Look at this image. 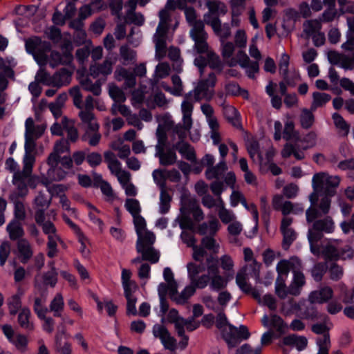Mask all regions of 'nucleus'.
<instances>
[{"mask_svg":"<svg viewBox=\"0 0 354 354\" xmlns=\"http://www.w3.org/2000/svg\"><path fill=\"white\" fill-rule=\"evenodd\" d=\"M334 230L335 223L330 216L315 221L308 233L311 252L317 257H323L326 260L352 258L354 254L353 250L348 248L344 251H340L337 246V241L328 242L321 246L317 245V242L321 239L323 233L330 234L333 232Z\"/></svg>","mask_w":354,"mask_h":354,"instance_id":"obj_1","label":"nucleus"},{"mask_svg":"<svg viewBox=\"0 0 354 354\" xmlns=\"http://www.w3.org/2000/svg\"><path fill=\"white\" fill-rule=\"evenodd\" d=\"M185 15L187 21L192 26L189 35L194 41V50L198 53H207L206 57L199 55L194 59V64L198 68L201 75L203 73V68L207 65L211 68L221 70V63L218 56L213 52L208 51L207 34L204 30V24L201 21L196 20V14L193 8H185Z\"/></svg>","mask_w":354,"mask_h":354,"instance_id":"obj_2","label":"nucleus"},{"mask_svg":"<svg viewBox=\"0 0 354 354\" xmlns=\"http://www.w3.org/2000/svg\"><path fill=\"white\" fill-rule=\"evenodd\" d=\"M216 75L210 73L207 79L199 81L194 89L189 91L184 98L181 104V111L183 113V127H180L178 131V127H176V131L180 139H183L186 136V131L190 129L192 126V115L194 109V103L201 100H210L214 94V87L216 84Z\"/></svg>","mask_w":354,"mask_h":354,"instance_id":"obj_3","label":"nucleus"},{"mask_svg":"<svg viewBox=\"0 0 354 354\" xmlns=\"http://www.w3.org/2000/svg\"><path fill=\"white\" fill-rule=\"evenodd\" d=\"M213 258L207 259V274L197 277L201 271V267L194 263H189L187 265V275L190 283L198 288L203 289L208 285L212 290L218 291L225 288L229 282L228 277L221 276L216 263H212Z\"/></svg>","mask_w":354,"mask_h":354,"instance_id":"obj_4","label":"nucleus"},{"mask_svg":"<svg viewBox=\"0 0 354 354\" xmlns=\"http://www.w3.org/2000/svg\"><path fill=\"white\" fill-rule=\"evenodd\" d=\"M26 51L33 56L34 59L39 66H44L48 63L53 68L59 64L69 62L72 56L66 54L64 57L56 51L50 50L48 42L43 41L39 37L31 38L26 41Z\"/></svg>","mask_w":354,"mask_h":354,"instance_id":"obj_5","label":"nucleus"},{"mask_svg":"<svg viewBox=\"0 0 354 354\" xmlns=\"http://www.w3.org/2000/svg\"><path fill=\"white\" fill-rule=\"evenodd\" d=\"M136 232L138 236L136 250L142 254L143 259L149 260L152 263H157L160 253L153 248L156 241L154 234L146 229V222L140 214L133 216Z\"/></svg>","mask_w":354,"mask_h":354,"instance_id":"obj_6","label":"nucleus"},{"mask_svg":"<svg viewBox=\"0 0 354 354\" xmlns=\"http://www.w3.org/2000/svg\"><path fill=\"white\" fill-rule=\"evenodd\" d=\"M46 126L44 124H35L32 118H28L25 122V155L24 157V168L22 176H29L32 173L35 162L32 152L36 148V141L44 133Z\"/></svg>","mask_w":354,"mask_h":354,"instance_id":"obj_7","label":"nucleus"},{"mask_svg":"<svg viewBox=\"0 0 354 354\" xmlns=\"http://www.w3.org/2000/svg\"><path fill=\"white\" fill-rule=\"evenodd\" d=\"M180 214L176 221L181 229L192 230L204 218V214L194 196L185 190L180 200Z\"/></svg>","mask_w":354,"mask_h":354,"instance_id":"obj_8","label":"nucleus"},{"mask_svg":"<svg viewBox=\"0 0 354 354\" xmlns=\"http://www.w3.org/2000/svg\"><path fill=\"white\" fill-rule=\"evenodd\" d=\"M178 8L176 1L167 0L164 9L159 12L160 21L153 35V42L156 47V58L158 60L163 58L166 55L167 30L170 20L169 10Z\"/></svg>","mask_w":354,"mask_h":354,"instance_id":"obj_9","label":"nucleus"},{"mask_svg":"<svg viewBox=\"0 0 354 354\" xmlns=\"http://www.w3.org/2000/svg\"><path fill=\"white\" fill-rule=\"evenodd\" d=\"M339 183L340 178L338 176H330L324 172L315 174L312 179L313 192L309 196L310 202L314 205L317 193L333 196L335 193V189L338 187Z\"/></svg>","mask_w":354,"mask_h":354,"instance_id":"obj_10","label":"nucleus"},{"mask_svg":"<svg viewBox=\"0 0 354 354\" xmlns=\"http://www.w3.org/2000/svg\"><path fill=\"white\" fill-rule=\"evenodd\" d=\"M36 222L41 225L43 232L47 235V255L50 258H53L57 254V245H64L60 236L57 232V229L54 224L50 221H44V209L39 208L35 214Z\"/></svg>","mask_w":354,"mask_h":354,"instance_id":"obj_11","label":"nucleus"},{"mask_svg":"<svg viewBox=\"0 0 354 354\" xmlns=\"http://www.w3.org/2000/svg\"><path fill=\"white\" fill-rule=\"evenodd\" d=\"M282 138L287 141L293 142H288L284 145L281 151V156L283 158H288L291 155H293L297 160L304 158V153L296 149V145L297 142L300 140V134L299 131L295 129L294 122L289 118L285 121Z\"/></svg>","mask_w":354,"mask_h":354,"instance_id":"obj_12","label":"nucleus"},{"mask_svg":"<svg viewBox=\"0 0 354 354\" xmlns=\"http://www.w3.org/2000/svg\"><path fill=\"white\" fill-rule=\"evenodd\" d=\"M249 54L256 61L251 62L244 51L239 50L236 55V59H232L230 62V66H234L239 64L241 68L245 70V73L250 78H254L259 68L258 61L261 58V53L257 48V44L250 45Z\"/></svg>","mask_w":354,"mask_h":354,"instance_id":"obj_13","label":"nucleus"},{"mask_svg":"<svg viewBox=\"0 0 354 354\" xmlns=\"http://www.w3.org/2000/svg\"><path fill=\"white\" fill-rule=\"evenodd\" d=\"M328 194H321L317 193V196L315 198L314 205H311L306 212V221L308 223L314 221L316 218L322 215L327 214L330 208L331 200ZM310 204H312L310 203Z\"/></svg>","mask_w":354,"mask_h":354,"instance_id":"obj_14","label":"nucleus"},{"mask_svg":"<svg viewBox=\"0 0 354 354\" xmlns=\"http://www.w3.org/2000/svg\"><path fill=\"white\" fill-rule=\"evenodd\" d=\"M286 262L294 263L293 264L290 263L288 266L287 276L290 271H292L293 274V278L288 287V291L290 295H299L301 293L302 287L304 286L306 281L304 274L301 272V262L298 258L292 257Z\"/></svg>","mask_w":354,"mask_h":354,"instance_id":"obj_15","label":"nucleus"},{"mask_svg":"<svg viewBox=\"0 0 354 354\" xmlns=\"http://www.w3.org/2000/svg\"><path fill=\"white\" fill-rule=\"evenodd\" d=\"M156 135L158 143L156 146V152L155 156L159 158L160 165L167 166L174 164L177 160V156L174 150L169 149L164 151L163 149L165 140V133L158 129Z\"/></svg>","mask_w":354,"mask_h":354,"instance_id":"obj_16","label":"nucleus"},{"mask_svg":"<svg viewBox=\"0 0 354 354\" xmlns=\"http://www.w3.org/2000/svg\"><path fill=\"white\" fill-rule=\"evenodd\" d=\"M202 113L205 115L206 121L210 129L209 134L214 145H220L221 140V134L218 131L219 124L214 116V111L209 104H203L201 106Z\"/></svg>","mask_w":354,"mask_h":354,"instance_id":"obj_17","label":"nucleus"},{"mask_svg":"<svg viewBox=\"0 0 354 354\" xmlns=\"http://www.w3.org/2000/svg\"><path fill=\"white\" fill-rule=\"evenodd\" d=\"M290 262H286V259L281 260L277 265V272L278 277L275 283V292L279 297L284 299L289 293L288 288L286 287L285 281L287 278V269ZM293 264L294 263H291Z\"/></svg>","mask_w":354,"mask_h":354,"instance_id":"obj_18","label":"nucleus"},{"mask_svg":"<svg viewBox=\"0 0 354 354\" xmlns=\"http://www.w3.org/2000/svg\"><path fill=\"white\" fill-rule=\"evenodd\" d=\"M153 335L158 338L165 348L174 351L176 348V341L171 336L167 329L163 325L155 324L152 329Z\"/></svg>","mask_w":354,"mask_h":354,"instance_id":"obj_19","label":"nucleus"},{"mask_svg":"<svg viewBox=\"0 0 354 354\" xmlns=\"http://www.w3.org/2000/svg\"><path fill=\"white\" fill-rule=\"evenodd\" d=\"M312 330L317 334H323V335L317 339V345L319 348L317 354H328L330 346V341L328 333L326 331V326L322 324H314Z\"/></svg>","mask_w":354,"mask_h":354,"instance_id":"obj_20","label":"nucleus"},{"mask_svg":"<svg viewBox=\"0 0 354 354\" xmlns=\"http://www.w3.org/2000/svg\"><path fill=\"white\" fill-rule=\"evenodd\" d=\"M293 222L292 218L285 216L281 220L280 230L283 234V248L287 250L297 239V233L291 227Z\"/></svg>","mask_w":354,"mask_h":354,"instance_id":"obj_21","label":"nucleus"},{"mask_svg":"<svg viewBox=\"0 0 354 354\" xmlns=\"http://www.w3.org/2000/svg\"><path fill=\"white\" fill-rule=\"evenodd\" d=\"M328 59L332 64L337 65L344 70L354 68V53L351 56H348L335 51H330L328 54Z\"/></svg>","mask_w":354,"mask_h":354,"instance_id":"obj_22","label":"nucleus"},{"mask_svg":"<svg viewBox=\"0 0 354 354\" xmlns=\"http://www.w3.org/2000/svg\"><path fill=\"white\" fill-rule=\"evenodd\" d=\"M113 64V62L108 59H105L102 64H92L89 68L90 75L93 78L102 77L100 80L104 83L106 77L112 73Z\"/></svg>","mask_w":354,"mask_h":354,"instance_id":"obj_23","label":"nucleus"},{"mask_svg":"<svg viewBox=\"0 0 354 354\" xmlns=\"http://www.w3.org/2000/svg\"><path fill=\"white\" fill-rule=\"evenodd\" d=\"M57 282V272L54 267L44 273L43 275H37L35 277V288L41 290H46V286H55Z\"/></svg>","mask_w":354,"mask_h":354,"instance_id":"obj_24","label":"nucleus"},{"mask_svg":"<svg viewBox=\"0 0 354 354\" xmlns=\"http://www.w3.org/2000/svg\"><path fill=\"white\" fill-rule=\"evenodd\" d=\"M333 297V289L329 286H324L312 291L308 295V300L311 304H324L328 302Z\"/></svg>","mask_w":354,"mask_h":354,"instance_id":"obj_25","label":"nucleus"},{"mask_svg":"<svg viewBox=\"0 0 354 354\" xmlns=\"http://www.w3.org/2000/svg\"><path fill=\"white\" fill-rule=\"evenodd\" d=\"M250 337V333L246 326L241 325L239 328L234 326H229V334H224V338L228 345L233 347L236 345L235 338L246 339Z\"/></svg>","mask_w":354,"mask_h":354,"instance_id":"obj_26","label":"nucleus"},{"mask_svg":"<svg viewBox=\"0 0 354 354\" xmlns=\"http://www.w3.org/2000/svg\"><path fill=\"white\" fill-rule=\"evenodd\" d=\"M261 322L265 327L274 328L279 335L286 333L288 328L287 324L283 322L281 317L277 315H272L270 318L267 315H264Z\"/></svg>","mask_w":354,"mask_h":354,"instance_id":"obj_27","label":"nucleus"},{"mask_svg":"<svg viewBox=\"0 0 354 354\" xmlns=\"http://www.w3.org/2000/svg\"><path fill=\"white\" fill-rule=\"evenodd\" d=\"M78 115L82 121L86 134L90 131H96L99 129V124L92 111H84L83 108L80 109Z\"/></svg>","mask_w":354,"mask_h":354,"instance_id":"obj_28","label":"nucleus"},{"mask_svg":"<svg viewBox=\"0 0 354 354\" xmlns=\"http://www.w3.org/2000/svg\"><path fill=\"white\" fill-rule=\"evenodd\" d=\"M207 6L209 9V12L204 15V21L209 25H210V23L207 19L212 20L214 18L218 19L219 15H225L227 12L226 6L221 2L208 1Z\"/></svg>","mask_w":354,"mask_h":354,"instance_id":"obj_29","label":"nucleus"},{"mask_svg":"<svg viewBox=\"0 0 354 354\" xmlns=\"http://www.w3.org/2000/svg\"><path fill=\"white\" fill-rule=\"evenodd\" d=\"M46 296V290H39L35 288L34 310L38 317H44V314L48 313V308L44 305Z\"/></svg>","mask_w":354,"mask_h":354,"instance_id":"obj_30","label":"nucleus"},{"mask_svg":"<svg viewBox=\"0 0 354 354\" xmlns=\"http://www.w3.org/2000/svg\"><path fill=\"white\" fill-rule=\"evenodd\" d=\"M196 288V286L190 283V285L187 286L180 294L178 293L177 289H176L174 291L169 292V296L176 304H184L194 294Z\"/></svg>","mask_w":354,"mask_h":354,"instance_id":"obj_31","label":"nucleus"},{"mask_svg":"<svg viewBox=\"0 0 354 354\" xmlns=\"http://www.w3.org/2000/svg\"><path fill=\"white\" fill-rule=\"evenodd\" d=\"M115 78L117 81H124V88H131L136 83L135 75L127 69L118 66L114 73Z\"/></svg>","mask_w":354,"mask_h":354,"instance_id":"obj_32","label":"nucleus"},{"mask_svg":"<svg viewBox=\"0 0 354 354\" xmlns=\"http://www.w3.org/2000/svg\"><path fill=\"white\" fill-rule=\"evenodd\" d=\"M215 34L219 37L220 41H226L231 35V28L229 24L221 25L219 19L214 18L208 19Z\"/></svg>","mask_w":354,"mask_h":354,"instance_id":"obj_33","label":"nucleus"},{"mask_svg":"<svg viewBox=\"0 0 354 354\" xmlns=\"http://www.w3.org/2000/svg\"><path fill=\"white\" fill-rule=\"evenodd\" d=\"M69 150L68 142L66 140H60L54 146L53 151L48 156L47 159L48 165H54L59 162V156L62 153Z\"/></svg>","mask_w":354,"mask_h":354,"instance_id":"obj_34","label":"nucleus"},{"mask_svg":"<svg viewBox=\"0 0 354 354\" xmlns=\"http://www.w3.org/2000/svg\"><path fill=\"white\" fill-rule=\"evenodd\" d=\"M218 216L223 224H229L236 219V215L235 213L225 207V203L221 198L219 197L218 199Z\"/></svg>","mask_w":354,"mask_h":354,"instance_id":"obj_35","label":"nucleus"},{"mask_svg":"<svg viewBox=\"0 0 354 354\" xmlns=\"http://www.w3.org/2000/svg\"><path fill=\"white\" fill-rule=\"evenodd\" d=\"M300 18L299 13L295 9L288 8L285 10L283 28L286 32H290L295 29V22Z\"/></svg>","mask_w":354,"mask_h":354,"instance_id":"obj_36","label":"nucleus"},{"mask_svg":"<svg viewBox=\"0 0 354 354\" xmlns=\"http://www.w3.org/2000/svg\"><path fill=\"white\" fill-rule=\"evenodd\" d=\"M348 30L346 32V41L342 44V49L352 51L354 50V17H350L346 20Z\"/></svg>","mask_w":354,"mask_h":354,"instance_id":"obj_37","label":"nucleus"},{"mask_svg":"<svg viewBox=\"0 0 354 354\" xmlns=\"http://www.w3.org/2000/svg\"><path fill=\"white\" fill-rule=\"evenodd\" d=\"M175 148L183 158L191 162H196V156L194 149L189 144L184 141H180L175 145Z\"/></svg>","mask_w":354,"mask_h":354,"instance_id":"obj_38","label":"nucleus"},{"mask_svg":"<svg viewBox=\"0 0 354 354\" xmlns=\"http://www.w3.org/2000/svg\"><path fill=\"white\" fill-rule=\"evenodd\" d=\"M317 142V135L315 132L310 131L304 136H300V140L296 145V149L304 153V150L312 148L315 146Z\"/></svg>","mask_w":354,"mask_h":354,"instance_id":"obj_39","label":"nucleus"},{"mask_svg":"<svg viewBox=\"0 0 354 354\" xmlns=\"http://www.w3.org/2000/svg\"><path fill=\"white\" fill-rule=\"evenodd\" d=\"M221 268L225 272L224 277H228L229 281L232 279L234 275V263L232 258L228 254L222 255L218 260Z\"/></svg>","mask_w":354,"mask_h":354,"instance_id":"obj_40","label":"nucleus"},{"mask_svg":"<svg viewBox=\"0 0 354 354\" xmlns=\"http://www.w3.org/2000/svg\"><path fill=\"white\" fill-rule=\"evenodd\" d=\"M104 160L107 163L108 168L114 176L119 174L124 169H122V164L117 159L115 155L111 151L104 153Z\"/></svg>","mask_w":354,"mask_h":354,"instance_id":"obj_41","label":"nucleus"},{"mask_svg":"<svg viewBox=\"0 0 354 354\" xmlns=\"http://www.w3.org/2000/svg\"><path fill=\"white\" fill-rule=\"evenodd\" d=\"M72 72L66 68H61L53 75V86L61 87L67 85L71 80Z\"/></svg>","mask_w":354,"mask_h":354,"instance_id":"obj_42","label":"nucleus"},{"mask_svg":"<svg viewBox=\"0 0 354 354\" xmlns=\"http://www.w3.org/2000/svg\"><path fill=\"white\" fill-rule=\"evenodd\" d=\"M227 170V165L223 160L213 167H208L205 171V176L207 179L219 178Z\"/></svg>","mask_w":354,"mask_h":354,"instance_id":"obj_43","label":"nucleus"},{"mask_svg":"<svg viewBox=\"0 0 354 354\" xmlns=\"http://www.w3.org/2000/svg\"><path fill=\"white\" fill-rule=\"evenodd\" d=\"M59 162H57L54 165H48L49 169L47 171V178L49 180L59 181L63 180L68 173L60 167H58Z\"/></svg>","mask_w":354,"mask_h":354,"instance_id":"obj_44","label":"nucleus"},{"mask_svg":"<svg viewBox=\"0 0 354 354\" xmlns=\"http://www.w3.org/2000/svg\"><path fill=\"white\" fill-rule=\"evenodd\" d=\"M6 230L9 234L10 239L12 240H16L22 236L24 234L21 221L13 219L8 223Z\"/></svg>","mask_w":354,"mask_h":354,"instance_id":"obj_45","label":"nucleus"},{"mask_svg":"<svg viewBox=\"0 0 354 354\" xmlns=\"http://www.w3.org/2000/svg\"><path fill=\"white\" fill-rule=\"evenodd\" d=\"M219 228V221L216 218H213L208 223L201 224L198 227V232L203 235L207 234L213 236L217 232Z\"/></svg>","mask_w":354,"mask_h":354,"instance_id":"obj_46","label":"nucleus"},{"mask_svg":"<svg viewBox=\"0 0 354 354\" xmlns=\"http://www.w3.org/2000/svg\"><path fill=\"white\" fill-rule=\"evenodd\" d=\"M80 83L84 90L91 92L93 95L97 96L101 94V86L103 84L101 80H97L95 83H93L90 79L86 77L82 79L80 81Z\"/></svg>","mask_w":354,"mask_h":354,"instance_id":"obj_47","label":"nucleus"},{"mask_svg":"<svg viewBox=\"0 0 354 354\" xmlns=\"http://www.w3.org/2000/svg\"><path fill=\"white\" fill-rule=\"evenodd\" d=\"M243 229V224L237 219L228 224L227 230L230 243H237V237L241 234Z\"/></svg>","mask_w":354,"mask_h":354,"instance_id":"obj_48","label":"nucleus"},{"mask_svg":"<svg viewBox=\"0 0 354 354\" xmlns=\"http://www.w3.org/2000/svg\"><path fill=\"white\" fill-rule=\"evenodd\" d=\"M31 313L29 308H23L19 313L18 322L20 326L24 329L32 330L34 328L33 324L30 321Z\"/></svg>","mask_w":354,"mask_h":354,"instance_id":"obj_49","label":"nucleus"},{"mask_svg":"<svg viewBox=\"0 0 354 354\" xmlns=\"http://www.w3.org/2000/svg\"><path fill=\"white\" fill-rule=\"evenodd\" d=\"M17 249L19 257L23 262L28 261L32 255V250L29 242L26 239L19 241Z\"/></svg>","mask_w":354,"mask_h":354,"instance_id":"obj_50","label":"nucleus"},{"mask_svg":"<svg viewBox=\"0 0 354 354\" xmlns=\"http://www.w3.org/2000/svg\"><path fill=\"white\" fill-rule=\"evenodd\" d=\"M171 81L173 84V87H170L168 85L165 84H162V88L169 92L171 94L176 96H180L183 93V84L182 81L179 76L173 75L171 77Z\"/></svg>","mask_w":354,"mask_h":354,"instance_id":"obj_51","label":"nucleus"},{"mask_svg":"<svg viewBox=\"0 0 354 354\" xmlns=\"http://www.w3.org/2000/svg\"><path fill=\"white\" fill-rule=\"evenodd\" d=\"M194 317L189 319H180V322L177 324V333L179 336H183L185 333V328H186L188 330L192 331L196 329L199 324L194 322Z\"/></svg>","mask_w":354,"mask_h":354,"instance_id":"obj_52","label":"nucleus"},{"mask_svg":"<svg viewBox=\"0 0 354 354\" xmlns=\"http://www.w3.org/2000/svg\"><path fill=\"white\" fill-rule=\"evenodd\" d=\"M126 21L129 24L141 26L145 23V17L140 12H136V9L129 7V10L126 13Z\"/></svg>","mask_w":354,"mask_h":354,"instance_id":"obj_53","label":"nucleus"},{"mask_svg":"<svg viewBox=\"0 0 354 354\" xmlns=\"http://www.w3.org/2000/svg\"><path fill=\"white\" fill-rule=\"evenodd\" d=\"M304 32L308 37H312L322 29V24L319 20H308L304 23Z\"/></svg>","mask_w":354,"mask_h":354,"instance_id":"obj_54","label":"nucleus"},{"mask_svg":"<svg viewBox=\"0 0 354 354\" xmlns=\"http://www.w3.org/2000/svg\"><path fill=\"white\" fill-rule=\"evenodd\" d=\"M64 306V298L61 293H57L50 304V310L54 316L59 317Z\"/></svg>","mask_w":354,"mask_h":354,"instance_id":"obj_55","label":"nucleus"},{"mask_svg":"<svg viewBox=\"0 0 354 354\" xmlns=\"http://www.w3.org/2000/svg\"><path fill=\"white\" fill-rule=\"evenodd\" d=\"M169 57L174 62V70L178 73H180L183 70V60L180 57L179 49L176 47H170L169 49Z\"/></svg>","mask_w":354,"mask_h":354,"instance_id":"obj_56","label":"nucleus"},{"mask_svg":"<svg viewBox=\"0 0 354 354\" xmlns=\"http://www.w3.org/2000/svg\"><path fill=\"white\" fill-rule=\"evenodd\" d=\"M311 110L315 111L318 107L324 106L330 100V95L321 92H315L313 94Z\"/></svg>","mask_w":354,"mask_h":354,"instance_id":"obj_57","label":"nucleus"},{"mask_svg":"<svg viewBox=\"0 0 354 354\" xmlns=\"http://www.w3.org/2000/svg\"><path fill=\"white\" fill-rule=\"evenodd\" d=\"M109 93L110 97L116 103H121L125 101L126 97L122 89L113 83L109 84Z\"/></svg>","mask_w":354,"mask_h":354,"instance_id":"obj_58","label":"nucleus"},{"mask_svg":"<svg viewBox=\"0 0 354 354\" xmlns=\"http://www.w3.org/2000/svg\"><path fill=\"white\" fill-rule=\"evenodd\" d=\"M338 288L339 289L338 299L345 304H354V289L348 290L344 284H339Z\"/></svg>","mask_w":354,"mask_h":354,"instance_id":"obj_59","label":"nucleus"},{"mask_svg":"<svg viewBox=\"0 0 354 354\" xmlns=\"http://www.w3.org/2000/svg\"><path fill=\"white\" fill-rule=\"evenodd\" d=\"M236 283L239 288L245 292H248L251 290L250 285L247 282L246 279V267L243 268L239 271L236 276Z\"/></svg>","mask_w":354,"mask_h":354,"instance_id":"obj_60","label":"nucleus"},{"mask_svg":"<svg viewBox=\"0 0 354 354\" xmlns=\"http://www.w3.org/2000/svg\"><path fill=\"white\" fill-rule=\"evenodd\" d=\"M235 46L236 45H234L231 41H221L222 56L228 62L229 65H230V62L231 61L232 59H236V57H232V56L234 52Z\"/></svg>","mask_w":354,"mask_h":354,"instance_id":"obj_61","label":"nucleus"},{"mask_svg":"<svg viewBox=\"0 0 354 354\" xmlns=\"http://www.w3.org/2000/svg\"><path fill=\"white\" fill-rule=\"evenodd\" d=\"M65 337L64 333H58L55 337V347L57 352L62 354H71V348L67 342H62V338Z\"/></svg>","mask_w":354,"mask_h":354,"instance_id":"obj_62","label":"nucleus"},{"mask_svg":"<svg viewBox=\"0 0 354 354\" xmlns=\"http://www.w3.org/2000/svg\"><path fill=\"white\" fill-rule=\"evenodd\" d=\"M246 147L250 156L253 160V161L258 162L261 156L258 142L254 139H250L246 142Z\"/></svg>","mask_w":354,"mask_h":354,"instance_id":"obj_63","label":"nucleus"},{"mask_svg":"<svg viewBox=\"0 0 354 354\" xmlns=\"http://www.w3.org/2000/svg\"><path fill=\"white\" fill-rule=\"evenodd\" d=\"M171 198L165 189L160 190L159 212L160 214H166L170 208Z\"/></svg>","mask_w":354,"mask_h":354,"instance_id":"obj_64","label":"nucleus"}]
</instances>
